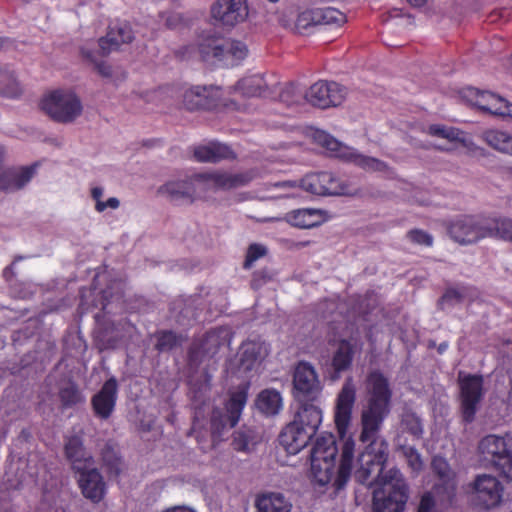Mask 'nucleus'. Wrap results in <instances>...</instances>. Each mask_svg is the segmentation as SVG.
Here are the masks:
<instances>
[{"label": "nucleus", "mask_w": 512, "mask_h": 512, "mask_svg": "<svg viewBox=\"0 0 512 512\" xmlns=\"http://www.w3.org/2000/svg\"><path fill=\"white\" fill-rule=\"evenodd\" d=\"M178 342L177 336L171 332H162L157 341V348L160 351H166L172 349Z\"/></svg>", "instance_id": "obj_46"}, {"label": "nucleus", "mask_w": 512, "mask_h": 512, "mask_svg": "<svg viewBox=\"0 0 512 512\" xmlns=\"http://www.w3.org/2000/svg\"><path fill=\"white\" fill-rule=\"evenodd\" d=\"M104 190L102 187H93L91 189V197L96 202L95 210L99 213L104 212L106 209L115 210L120 206V201L116 197H110L107 201H103L102 197Z\"/></svg>", "instance_id": "obj_40"}, {"label": "nucleus", "mask_w": 512, "mask_h": 512, "mask_svg": "<svg viewBox=\"0 0 512 512\" xmlns=\"http://www.w3.org/2000/svg\"><path fill=\"white\" fill-rule=\"evenodd\" d=\"M159 192L174 201H191L194 194L192 182L187 180L169 181L159 189Z\"/></svg>", "instance_id": "obj_33"}, {"label": "nucleus", "mask_w": 512, "mask_h": 512, "mask_svg": "<svg viewBox=\"0 0 512 512\" xmlns=\"http://www.w3.org/2000/svg\"><path fill=\"white\" fill-rule=\"evenodd\" d=\"M461 409L466 422H472L483 398V378L459 373Z\"/></svg>", "instance_id": "obj_12"}, {"label": "nucleus", "mask_w": 512, "mask_h": 512, "mask_svg": "<svg viewBox=\"0 0 512 512\" xmlns=\"http://www.w3.org/2000/svg\"><path fill=\"white\" fill-rule=\"evenodd\" d=\"M486 227L491 231L488 237H500L512 241V219H495L491 224H486Z\"/></svg>", "instance_id": "obj_38"}, {"label": "nucleus", "mask_w": 512, "mask_h": 512, "mask_svg": "<svg viewBox=\"0 0 512 512\" xmlns=\"http://www.w3.org/2000/svg\"><path fill=\"white\" fill-rule=\"evenodd\" d=\"M466 288L449 289L442 297L443 304H455L456 302L463 301L465 298Z\"/></svg>", "instance_id": "obj_47"}, {"label": "nucleus", "mask_w": 512, "mask_h": 512, "mask_svg": "<svg viewBox=\"0 0 512 512\" xmlns=\"http://www.w3.org/2000/svg\"><path fill=\"white\" fill-rule=\"evenodd\" d=\"M322 423V410L315 404H302L293 420L282 430L279 441L287 453L295 455L307 446Z\"/></svg>", "instance_id": "obj_4"}, {"label": "nucleus", "mask_w": 512, "mask_h": 512, "mask_svg": "<svg viewBox=\"0 0 512 512\" xmlns=\"http://www.w3.org/2000/svg\"><path fill=\"white\" fill-rule=\"evenodd\" d=\"M479 460L495 468L505 479L512 481V433L489 434L477 447Z\"/></svg>", "instance_id": "obj_5"}, {"label": "nucleus", "mask_w": 512, "mask_h": 512, "mask_svg": "<svg viewBox=\"0 0 512 512\" xmlns=\"http://www.w3.org/2000/svg\"><path fill=\"white\" fill-rule=\"evenodd\" d=\"M211 149V143L198 146L194 151V156L200 162H214Z\"/></svg>", "instance_id": "obj_51"}, {"label": "nucleus", "mask_w": 512, "mask_h": 512, "mask_svg": "<svg viewBox=\"0 0 512 512\" xmlns=\"http://www.w3.org/2000/svg\"><path fill=\"white\" fill-rule=\"evenodd\" d=\"M22 94V87L14 70L10 67H0V95L16 98Z\"/></svg>", "instance_id": "obj_34"}, {"label": "nucleus", "mask_w": 512, "mask_h": 512, "mask_svg": "<svg viewBox=\"0 0 512 512\" xmlns=\"http://www.w3.org/2000/svg\"><path fill=\"white\" fill-rule=\"evenodd\" d=\"M470 490L475 504L485 510L497 508L503 501L504 485L495 475H476L470 484Z\"/></svg>", "instance_id": "obj_10"}, {"label": "nucleus", "mask_w": 512, "mask_h": 512, "mask_svg": "<svg viewBox=\"0 0 512 512\" xmlns=\"http://www.w3.org/2000/svg\"><path fill=\"white\" fill-rule=\"evenodd\" d=\"M248 384H243L231 392L226 403L225 413L214 410L211 417V433L213 442L221 436L226 427L233 428L239 422L243 408L247 402Z\"/></svg>", "instance_id": "obj_9"}, {"label": "nucleus", "mask_w": 512, "mask_h": 512, "mask_svg": "<svg viewBox=\"0 0 512 512\" xmlns=\"http://www.w3.org/2000/svg\"><path fill=\"white\" fill-rule=\"evenodd\" d=\"M267 252V249L264 245L261 244H252L249 246L246 260H245V267L249 268L253 265L255 261H257L259 258L263 257Z\"/></svg>", "instance_id": "obj_45"}, {"label": "nucleus", "mask_w": 512, "mask_h": 512, "mask_svg": "<svg viewBox=\"0 0 512 512\" xmlns=\"http://www.w3.org/2000/svg\"><path fill=\"white\" fill-rule=\"evenodd\" d=\"M293 385L297 397L315 399L322 390L315 368L308 362H300L295 368Z\"/></svg>", "instance_id": "obj_19"}, {"label": "nucleus", "mask_w": 512, "mask_h": 512, "mask_svg": "<svg viewBox=\"0 0 512 512\" xmlns=\"http://www.w3.org/2000/svg\"><path fill=\"white\" fill-rule=\"evenodd\" d=\"M256 407L265 416L278 415L283 409L281 393L273 388L264 389L257 396Z\"/></svg>", "instance_id": "obj_30"}, {"label": "nucleus", "mask_w": 512, "mask_h": 512, "mask_svg": "<svg viewBox=\"0 0 512 512\" xmlns=\"http://www.w3.org/2000/svg\"><path fill=\"white\" fill-rule=\"evenodd\" d=\"M338 449L336 441L331 434H322L316 438L310 454V461H313L315 470L319 469V463L332 462L335 463V458Z\"/></svg>", "instance_id": "obj_25"}, {"label": "nucleus", "mask_w": 512, "mask_h": 512, "mask_svg": "<svg viewBox=\"0 0 512 512\" xmlns=\"http://www.w3.org/2000/svg\"><path fill=\"white\" fill-rule=\"evenodd\" d=\"M272 189L281 190L283 192L277 194L275 197H290L294 196L290 190L297 188L296 182L293 181H283V182H275L270 185Z\"/></svg>", "instance_id": "obj_50"}, {"label": "nucleus", "mask_w": 512, "mask_h": 512, "mask_svg": "<svg viewBox=\"0 0 512 512\" xmlns=\"http://www.w3.org/2000/svg\"><path fill=\"white\" fill-rule=\"evenodd\" d=\"M288 222L296 227L309 229L326 221V213L320 209H299L287 215Z\"/></svg>", "instance_id": "obj_28"}, {"label": "nucleus", "mask_w": 512, "mask_h": 512, "mask_svg": "<svg viewBox=\"0 0 512 512\" xmlns=\"http://www.w3.org/2000/svg\"><path fill=\"white\" fill-rule=\"evenodd\" d=\"M412 6L420 7L426 3L427 0H407Z\"/></svg>", "instance_id": "obj_56"}, {"label": "nucleus", "mask_w": 512, "mask_h": 512, "mask_svg": "<svg viewBox=\"0 0 512 512\" xmlns=\"http://www.w3.org/2000/svg\"><path fill=\"white\" fill-rule=\"evenodd\" d=\"M235 445H236V449H238V450H245L246 446H247L246 444H238V443H236Z\"/></svg>", "instance_id": "obj_57"}, {"label": "nucleus", "mask_w": 512, "mask_h": 512, "mask_svg": "<svg viewBox=\"0 0 512 512\" xmlns=\"http://www.w3.org/2000/svg\"><path fill=\"white\" fill-rule=\"evenodd\" d=\"M62 512H65V511H62Z\"/></svg>", "instance_id": "obj_62"}, {"label": "nucleus", "mask_w": 512, "mask_h": 512, "mask_svg": "<svg viewBox=\"0 0 512 512\" xmlns=\"http://www.w3.org/2000/svg\"><path fill=\"white\" fill-rule=\"evenodd\" d=\"M116 399L117 381L115 378H110L92 398V406L95 414L102 419L109 418L114 410Z\"/></svg>", "instance_id": "obj_23"}, {"label": "nucleus", "mask_w": 512, "mask_h": 512, "mask_svg": "<svg viewBox=\"0 0 512 512\" xmlns=\"http://www.w3.org/2000/svg\"><path fill=\"white\" fill-rule=\"evenodd\" d=\"M42 109L60 123L74 121L82 113V104L71 90L57 89L47 93L41 102Z\"/></svg>", "instance_id": "obj_8"}, {"label": "nucleus", "mask_w": 512, "mask_h": 512, "mask_svg": "<svg viewBox=\"0 0 512 512\" xmlns=\"http://www.w3.org/2000/svg\"><path fill=\"white\" fill-rule=\"evenodd\" d=\"M183 105L186 109L194 111L228 106V102L224 97V91L220 87L194 86L184 92Z\"/></svg>", "instance_id": "obj_15"}, {"label": "nucleus", "mask_w": 512, "mask_h": 512, "mask_svg": "<svg viewBox=\"0 0 512 512\" xmlns=\"http://www.w3.org/2000/svg\"><path fill=\"white\" fill-rule=\"evenodd\" d=\"M510 172H511V175H512V167H511V170H510Z\"/></svg>", "instance_id": "obj_61"}, {"label": "nucleus", "mask_w": 512, "mask_h": 512, "mask_svg": "<svg viewBox=\"0 0 512 512\" xmlns=\"http://www.w3.org/2000/svg\"><path fill=\"white\" fill-rule=\"evenodd\" d=\"M268 1H269V2H271V3H276V2H278L279 0H268Z\"/></svg>", "instance_id": "obj_59"}, {"label": "nucleus", "mask_w": 512, "mask_h": 512, "mask_svg": "<svg viewBox=\"0 0 512 512\" xmlns=\"http://www.w3.org/2000/svg\"><path fill=\"white\" fill-rule=\"evenodd\" d=\"M268 350L264 342L245 341L239 350L240 367L245 371L252 370L267 355Z\"/></svg>", "instance_id": "obj_26"}, {"label": "nucleus", "mask_w": 512, "mask_h": 512, "mask_svg": "<svg viewBox=\"0 0 512 512\" xmlns=\"http://www.w3.org/2000/svg\"><path fill=\"white\" fill-rule=\"evenodd\" d=\"M314 9L313 10H306L299 14L297 18V27L299 28H307L309 26L315 25V19H314Z\"/></svg>", "instance_id": "obj_52"}, {"label": "nucleus", "mask_w": 512, "mask_h": 512, "mask_svg": "<svg viewBox=\"0 0 512 512\" xmlns=\"http://www.w3.org/2000/svg\"><path fill=\"white\" fill-rule=\"evenodd\" d=\"M383 462L379 468L371 470L365 480H360L357 471L361 469L360 455L358 456V468L355 469V478L359 483L370 484V477L375 474L379 485L373 491L372 512H403L408 499L407 484L397 468L384 471Z\"/></svg>", "instance_id": "obj_3"}, {"label": "nucleus", "mask_w": 512, "mask_h": 512, "mask_svg": "<svg viewBox=\"0 0 512 512\" xmlns=\"http://www.w3.org/2000/svg\"><path fill=\"white\" fill-rule=\"evenodd\" d=\"M59 398L64 408L73 407L85 401V397L73 382H67L61 386Z\"/></svg>", "instance_id": "obj_36"}, {"label": "nucleus", "mask_w": 512, "mask_h": 512, "mask_svg": "<svg viewBox=\"0 0 512 512\" xmlns=\"http://www.w3.org/2000/svg\"><path fill=\"white\" fill-rule=\"evenodd\" d=\"M356 399V388L353 379L348 377L343 384L336 400L335 407V425L341 439H344L341 449V459L337 471L335 472V463H319V469L315 470L313 461L311 463V476L314 482L320 486L332 484L336 490L342 489L348 482L352 471L358 468V460L354 463L355 441L347 432L352 419V410Z\"/></svg>", "instance_id": "obj_2"}, {"label": "nucleus", "mask_w": 512, "mask_h": 512, "mask_svg": "<svg viewBox=\"0 0 512 512\" xmlns=\"http://www.w3.org/2000/svg\"><path fill=\"white\" fill-rule=\"evenodd\" d=\"M249 15L247 0H216L210 7L214 24L233 28L243 23Z\"/></svg>", "instance_id": "obj_11"}, {"label": "nucleus", "mask_w": 512, "mask_h": 512, "mask_svg": "<svg viewBox=\"0 0 512 512\" xmlns=\"http://www.w3.org/2000/svg\"><path fill=\"white\" fill-rule=\"evenodd\" d=\"M446 348H447V344H446V343L440 344V346H439V351H440V352H443V351H445V350H446Z\"/></svg>", "instance_id": "obj_58"}, {"label": "nucleus", "mask_w": 512, "mask_h": 512, "mask_svg": "<svg viewBox=\"0 0 512 512\" xmlns=\"http://www.w3.org/2000/svg\"><path fill=\"white\" fill-rule=\"evenodd\" d=\"M104 462L109 467V470L112 474L118 475L120 472L121 461L115 454H113V459H109L107 454L103 456Z\"/></svg>", "instance_id": "obj_54"}, {"label": "nucleus", "mask_w": 512, "mask_h": 512, "mask_svg": "<svg viewBox=\"0 0 512 512\" xmlns=\"http://www.w3.org/2000/svg\"><path fill=\"white\" fill-rule=\"evenodd\" d=\"M418 512H436L434 509V500L430 493H426L422 496Z\"/></svg>", "instance_id": "obj_53"}, {"label": "nucleus", "mask_w": 512, "mask_h": 512, "mask_svg": "<svg viewBox=\"0 0 512 512\" xmlns=\"http://www.w3.org/2000/svg\"><path fill=\"white\" fill-rule=\"evenodd\" d=\"M82 55L95 64L98 73L103 77H110L112 75L111 67L104 61H98L93 52L88 49H82Z\"/></svg>", "instance_id": "obj_44"}, {"label": "nucleus", "mask_w": 512, "mask_h": 512, "mask_svg": "<svg viewBox=\"0 0 512 512\" xmlns=\"http://www.w3.org/2000/svg\"><path fill=\"white\" fill-rule=\"evenodd\" d=\"M403 455L405 456L408 466L415 473H419L423 468V460L421 455L413 447H404Z\"/></svg>", "instance_id": "obj_43"}, {"label": "nucleus", "mask_w": 512, "mask_h": 512, "mask_svg": "<svg viewBox=\"0 0 512 512\" xmlns=\"http://www.w3.org/2000/svg\"><path fill=\"white\" fill-rule=\"evenodd\" d=\"M211 150L214 162L219 161L221 159L229 158L232 156V151L229 146L219 143V142H210Z\"/></svg>", "instance_id": "obj_48"}, {"label": "nucleus", "mask_w": 512, "mask_h": 512, "mask_svg": "<svg viewBox=\"0 0 512 512\" xmlns=\"http://www.w3.org/2000/svg\"><path fill=\"white\" fill-rule=\"evenodd\" d=\"M402 426L405 430L416 437L421 436L423 432L421 420L413 412H405L402 415Z\"/></svg>", "instance_id": "obj_41"}, {"label": "nucleus", "mask_w": 512, "mask_h": 512, "mask_svg": "<svg viewBox=\"0 0 512 512\" xmlns=\"http://www.w3.org/2000/svg\"><path fill=\"white\" fill-rule=\"evenodd\" d=\"M92 465L93 461L86 464V468L78 471L80 473L78 482L84 497L93 503H99L105 496L106 484L102 475Z\"/></svg>", "instance_id": "obj_22"}, {"label": "nucleus", "mask_w": 512, "mask_h": 512, "mask_svg": "<svg viewBox=\"0 0 512 512\" xmlns=\"http://www.w3.org/2000/svg\"><path fill=\"white\" fill-rule=\"evenodd\" d=\"M230 343V331L227 328L219 327L208 331L203 337L197 339L190 348L189 361L196 365L205 357L214 356L218 349Z\"/></svg>", "instance_id": "obj_16"}, {"label": "nucleus", "mask_w": 512, "mask_h": 512, "mask_svg": "<svg viewBox=\"0 0 512 512\" xmlns=\"http://www.w3.org/2000/svg\"><path fill=\"white\" fill-rule=\"evenodd\" d=\"M315 25H340L344 23L345 16L332 7L314 9Z\"/></svg>", "instance_id": "obj_37"}, {"label": "nucleus", "mask_w": 512, "mask_h": 512, "mask_svg": "<svg viewBox=\"0 0 512 512\" xmlns=\"http://www.w3.org/2000/svg\"><path fill=\"white\" fill-rule=\"evenodd\" d=\"M313 138L319 145L326 148L331 156L353 163L366 171L381 172L387 168L384 162L359 153L354 148L339 142L325 131L316 130Z\"/></svg>", "instance_id": "obj_7"}, {"label": "nucleus", "mask_w": 512, "mask_h": 512, "mask_svg": "<svg viewBox=\"0 0 512 512\" xmlns=\"http://www.w3.org/2000/svg\"><path fill=\"white\" fill-rule=\"evenodd\" d=\"M449 234L456 241L461 244H471L478 240L488 237L491 233L478 219L472 216H464L455 219L449 226Z\"/></svg>", "instance_id": "obj_18"}, {"label": "nucleus", "mask_w": 512, "mask_h": 512, "mask_svg": "<svg viewBox=\"0 0 512 512\" xmlns=\"http://www.w3.org/2000/svg\"><path fill=\"white\" fill-rule=\"evenodd\" d=\"M444 149H445V150H451V149H452V147H446V148H444Z\"/></svg>", "instance_id": "obj_60"}, {"label": "nucleus", "mask_w": 512, "mask_h": 512, "mask_svg": "<svg viewBox=\"0 0 512 512\" xmlns=\"http://www.w3.org/2000/svg\"><path fill=\"white\" fill-rule=\"evenodd\" d=\"M279 97L281 102L285 103L287 106H292L300 102L302 92L296 85L290 84L282 89Z\"/></svg>", "instance_id": "obj_42"}, {"label": "nucleus", "mask_w": 512, "mask_h": 512, "mask_svg": "<svg viewBox=\"0 0 512 512\" xmlns=\"http://www.w3.org/2000/svg\"><path fill=\"white\" fill-rule=\"evenodd\" d=\"M483 139L495 150L512 155V135L507 132L488 130L483 133Z\"/></svg>", "instance_id": "obj_35"}, {"label": "nucleus", "mask_w": 512, "mask_h": 512, "mask_svg": "<svg viewBox=\"0 0 512 512\" xmlns=\"http://www.w3.org/2000/svg\"><path fill=\"white\" fill-rule=\"evenodd\" d=\"M408 237L411 241L420 245L431 246L433 242L432 236L422 230L410 231Z\"/></svg>", "instance_id": "obj_49"}, {"label": "nucleus", "mask_w": 512, "mask_h": 512, "mask_svg": "<svg viewBox=\"0 0 512 512\" xmlns=\"http://www.w3.org/2000/svg\"><path fill=\"white\" fill-rule=\"evenodd\" d=\"M463 99L485 113L512 118V104L490 91L467 87L462 91Z\"/></svg>", "instance_id": "obj_13"}, {"label": "nucleus", "mask_w": 512, "mask_h": 512, "mask_svg": "<svg viewBox=\"0 0 512 512\" xmlns=\"http://www.w3.org/2000/svg\"><path fill=\"white\" fill-rule=\"evenodd\" d=\"M233 91L241 97L253 98L268 95V86L260 74H254L239 80Z\"/></svg>", "instance_id": "obj_27"}, {"label": "nucleus", "mask_w": 512, "mask_h": 512, "mask_svg": "<svg viewBox=\"0 0 512 512\" xmlns=\"http://www.w3.org/2000/svg\"><path fill=\"white\" fill-rule=\"evenodd\" d=\"M199 52L205 61H216L224 65H236L248 55L245 43L216 35L203 36L199 42Z\"/></svg>", "instance_id": "obj_6"}, {"label": "nucleus", "mask_w": 512, "mask_h": 512, "mask_svg": "<svg viewBox=\"0 0 512 512\" xmlns=\"http://www.w3.org/2000/svg\"><path fill=\"white\" fill-rule=\"evenodd\" d=\"M353 355L354 351L351 343L346 340H342L338 344V347L332 357V367L336 374L333 377L334 379L339 378V374L351 366Z\"/></svg>", "instance_id": "obj_32"}, {"label": "nucleus", "mask_w": 512, "mask_h": 512, "mask_svg": "<svg viewBox=\"0 0 512 512\" xmlns=\"http://www.w3.org/2000/svg\"><path fill=\"white\" fill-rule=\"evenodd\" d=\"M203 417V412L201 407H195V417H194V423L192 431L193 433L196 432V429L198 426H200V418Z\"/></svg>", "instance_id": "obj_55"}, {"label": "nucleus", "mask_w": 512, "mask_h": 512, "mask_svg": "<svg viewBox=\"0 0 512 512\" xmlns=\"http://www.w3.org/2000/svg\"><path fill=\"white\" fill-rule=\"evenodd\" d=\"M346 94V88L336 82L318 81L308 89L304 98L311 105L325 109L340 105Z\"/></svg>", "instance_id": "obj_17"}, {"label": "nucleus", "mask_w": 512, "mask_h": 512, "mask_svg": "<svg viewBox=\"0 0 512 512\" xmlns=\"http://www.w3.org/2000/svg\"><path fill=\"white\" fill-rule=\"evenodd\" d=\"M254 178L252 171L243 173L208 172L197 175V184H203L220 189H232L248 184Z\"/></svg>", "instance_id": "obj_21"}, {"label": "nucleus", "mask_w": 512, "mask_h": 512, "mask_svg": "<svg viewBox=\"0 0 512 512\" xmlns=\"http://www.w3.org/2000/svg\"><path fill=\"white\" fill-rule=\"evenodd\" d=\"M133 38V31L128 23H116L110 27L107 35L99 40L100 51L102 55H107L117 50L121 44L130 43Z\"/></svg>", "instance_id": "obj_24"}, {"label": "nucleus", "mask_w": 512, "mask_h": 512, "mask_svg": "<svg viewBox=\"0 0 512 512\" xmlns=\"http://www.w3.org/2000/svg\"><path fill=\"white\" fill-rule=\"evenodd\" d=\"M65 452L76 471L86 468V464L93 461L92 457L85 451L82 440L78 436H72L68 439Z\"/></svg>", "instance_id": "obj_31"}, {"label": "nucleus", "mask_w": 512, "mask_h": 512, "mask_svg": "<svg viewBox=\"0 0 512 512\" xmlns=\"http://www.w3.org/2000/svg\"><path fill=\"white\" fill-rule=\"evenodd\" d=\"M368 394L367 406L361 412V433L359 440L367 445L360 453L361 469L357 471L360 480H365L371 470L388 459V443L378 436L383 421L389 414L392 396L387 378L379 371H372L365 380Z\"/></svg>", "instance_id": "obj_1"}, {"label": "nucleus", "mask_w": 512, "mask_h": 512, "mask_svg": "<svg viewBox=\"0 0 512 512\" xmlns=\"http://www.w3.org/2000/svg\"><path fill=\"white\" fill-rule=\"evenodd\" d=\"M428 132L432 136H437L440 138L447 139L451 143L456 142V141H461V142L464 141V138L462 137L463 133L459 129L454 128V127H448V126H444V125L435 124V125L429 126Z\"/></svg>", "instance_id": "obj_39"}, {"label": "nucleus", "mask_w": 512, "mask_h": 512, "mask_svg": "<svg viewBox=\"0 0 512 512\" xmlns=\"http://www.w3.org/2000/svg\"><path fill=\"white\" fill-rule=\"evenodd\" d=\"M256 512H291L292 504L281 493H265L255 500Z\"/></svg>", "instance_id": "obj_29"}, {"label": "nucleus", "mask_w": 512, "mask_h": 512, "mask_svg": "<svg viewBox=\"0 0 512 512\" xmlns=\"http://www.w3.org/2000/svg\"><path fill=\"white\" fill-rule=\"evenodd\" d=\"M432 469L439 477V483L435 485L434 492L443 504H450L455 496V473L450 468L446 459L435 456L432 460Z\"/></svg>", "instance_id": "obj_20"}, {"label": "nucleus", "mask_w": 512, "mask_h": 512, "mask_svg": "<svg viewBox=\"0 0 512 512\" xmlns=\"http://www.w3.org/2000/svg\"><path fill=\"white\" fill-rule=\"evenodd\" d=\"M301 187L315 195H354L355 192L331 172H320L306 175L300 183Z\"/></svg>", "instance_id": "obj_14"}]
</instances>
